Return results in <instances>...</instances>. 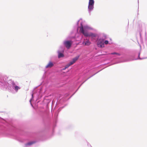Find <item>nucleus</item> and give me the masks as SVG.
<instances>
[{
	"label": "nucleus",
	"instance_id": "nucleus-1",
	"mask_svg": "<svg viewBox=\"0 0 147 147\" xmlns=\"http://www.w3.org/2000/svg\"><path fill=\"white\" fill-rule=\"evenodd\" d=\"M77 26L76 31L77 33L75 36L71 37L70 38L74 41H82L83 35L86 37H91L92 38L98 36L97 34L89 32V30H93L94 29L89 26L85 24V21H83L81 19L79 20L77 23Z\"/></svg>",
	"mask_w": 147,
	"mask_h": 147
},
{
	"label": "nucleus",
	"instance_id": "nucleus-2",
	"mask_svg": "<svg viewBox=\"0 0 147 147\" xmlns=\"http://www.w3.org/2000/svg\"><path fill=\"white\" fill-rule=\"evenodd\" d=\"M0 88L1 89H7L12 93V80H8L6 77L2 76L0 74Z\"/></svg>",
	"mask_w": 147,
	"mask_h": 147
},
{
	"label": "nucleus",
	"instance_id": "nucleus-3",
	"mask_svg": "<svg viewBox=\"0 0 147 147\" xmlns=\"http://www.w3.org/2000/svg\"><path fill=\"white\" fill-rule=\"evenodd\" d=\"M70 36H68L64 40L63 42V45L67 49H69L71 47L73 43L72 39L70 38Z\"/></svg>",
	"mask_w": 147,
	"mask_h": 147
},
{
	"label": "nucleus",
	"instance_id": "nucleus-4",
	"mask_svg": "<svg viewBox=\"0 0 147 147\" xmlns=\"http://www.w3.org/2000/svg\"><path fill=\"white\" fill-rule=\"evenodd\" d=\"M65 49V47L61 45L59 46V49L57 51L58 57L59 59L64 57V53Z\"/></svg>",
	"mask_w": 147,
	"mask_h": 147
},
{
	"label": "nucleus",
	"instance_id": "nucleus-5",
	"mask_svg": "<svg viewBox=\"0 0 147 147\" xmlns=\"http://www.w3.org/2000/svg\"><path fill=\"white\" fill-rule=\"evenodd\" d=\"M140 52H139L138 53V58L137 59H135L134 58H133L131 56H128L127 57H125V60H124L123 61V62H127V61H133L135 60H137L138 59H144L145 58H141L140 57Z\"/></svg>",
	"mask_w": 147,
	"mask_h": 147
},
{
	"label": "nucleus",
	"instance_id": "nucleus-6",
	"mask_svg": "<svg viewBox=\"0 0 147 147\" xmlns=\"http://www.w3.org/2000/svg\"><path fill=\"white\" fill-rule=\"evenodd\" d=\"M82 45L84 46H89L91 44L89 39L87 38H83L81 41Z\"/></svg>",
	"mask_w": 147,
	"mask_h": 147
},
{
	"label": "nucleus",
	"instance_id": "nucleus-7",
	"mask_svg": "<svg viewBox=\"0 0 147 147\" xmlns=\"http://www.w3.org/2000/svg\"><path fill=\"white\" fill-rule=\"evenodd\" d=\"M96 41L98 47L101 48L104 47L103 38H98Z\"/></svg>",
	"mask_w": 147,
	"mask_h": 147
},
{
	"label": "nucleus",
	"instance_id": "nucleus-8",
	"mask_svg": "<svg viewBox=\"0 0 147 147\" xmlns=\"http://www.w3.org/2000/svg\"><path fill=\"white\" fill-rule=\"evenodd\" d=\"M79 57V56H77L74 58L72 59V60L69 63L65 65V67L67 68H68L69 66L73 65L74 63L78 59Z\"/></svg>",
	"mask_w": 147,
	"mask_h": 147
},
{
	"label": "nucleus",
	"instance_id": "nucleus-9",
	"mask_svg": "<svg viewBox=\"0 0 147 147\" xmlns=\"http://www.w3.org/2000/svg\"><path fill=\"white\" fill-rule=\"evenodd\" d=\"M54 65L53 63L51 61H50L45 66V68H50L53 67Z\"/></svg>",
	"mask_w": 147,
	"mask_h": 147
},
{
	"label": "nucleus",
	"instance_id": "nucleus-10",
	"mask_svg": "<svg viewBox=\"0 0 147 147\" xmlns=\"http://www.w3.org/2000/svg\"><path fill=\"white\" fill-rule=\"evenodd\" d=\"M110 55H113L114 56H113V58L115 59L117 58V56H119L121 55V54L120 53H117L116 52H114L113 53H110L109 54Z\"/></svg>",
	"mask_w": 147,
	"mask_h": 147
},
{
	"label": "nucleus",
	"instance_id": "nucleus-11",
	"mask_svg": "<svg viewBox=\"0 0 147 147\" xmlns=\"http://www.w3.org/2000/svg\"><path fill=\"white\" fill-rule=\"evenodd\" d=\"M94 5H88V11L90 14L91 12L93 10L94 8Z\"/></svg>",
	"mask_w": 147,
	"mask_h": 147
},
{
	"label": "nucleus",
	"instance_id": "nucleus-12",
	"mask_svg": "<svg viewBox=\"0 0 147 147\" xmlns=\"http://www.w3.org/2000/svg\"><path fill=\"white\" fill-rule=\"evenodd\" d=\"M35 143V142L34 141L30 142L25 144V147H29L30 146L32 145L33 144Z\"/></svg>",
	"mask_w": 147,
	"mask_h": 147
},
{
	"label": "nucleus",
	"instance_id": "nucleus-13",
	"mask_svg": "<svg viewBox=\"0 0 147 147\" xmlns=\"http://www.w3.org/2000/svg\"><path fill=\"white\" fill-rule=\"evenodd\" d=\"M67 99H65L64 98H62L59 101L58 103L60 104H62V102H64L67 100Z\"/></svg>",
	"mask_w": 147,
	"mask_h": 147
},
{
	"label": "nucleus",
	"instance_id": "nucleus-14",
	"mask_svg": "<svg viewBox=\"0 0 147 147\" xmlns=\"http://www.w3.org/2000/svg\"><path fill=\"white\" fill-rule=\"evenodd\" d=\"M94 0H89L88 5H94Z\"/></svg>",
	"mask_w": 147,
	"mask_h": 147
},
{
	"label": "nucleus",
	"instance_id": "nucleus-15",
	"mask_svg": "<svg viewBox=\"0 0 147 147\" xmlns=\"http://www.w3.org/2000/svg\"><path fill=\"white\" fill-rule=\"evenodd\" d=\"M85 144H86L88 147H92L91 145L87 141H85L84 142Z\"/></svg>",
	"mask_w": 147,
	"mask_h": 147
},
{
	"label": "nucleus",
	"instance_id": "nucleus-16",
	"mask_svg": "<svg viewBox=\"0 0 147 147\" xmlns=\"http://www.w3.org/2000/svg\"><path fill=\"white\" fill-rule=\"evenodd\" d=\"M33 98H34L33 94H32V98L30 100V103L31 105V106L32 107H33V106L32 104L31 103V101L32 100V99H33Z\"/></svg>",
	"mask_w": 147,
	"mask_h": 147
},
{
	"label": "nucleus",
	"instance_id": "nucleus-17",
	"mask_svg": "<svg viewBox=\"0 0 147 147\" xmlns=\"http://www.w3.org/2000/svg\"><path fill=\"white\" fill-rule=\"evenodd\" d=\"M16 138L17 140L20 142H23V141L22 140V139L20 138H19L18 137H16Z\"/></svg>",
	"mask_w": 147,
	"mask_h": 147
},
{
	"label": "nucleus",
	"instance_id": "nucleus-18",
	"mask_svg": "<svg viewBox=\"0 0 147 147\" xmlns=\"http://www.w3.org/2000/svg\"><path fill=\"white\" fill-rule=\"evenodd\" d=\"M104 45H107L109 43V41L107 40H105V39H104Z\"/></svg>",
	"mask_w": 147,
	"mask_h": 147
},
{
	"label": "nucleus",
	"instance_id": "nucleus-19",
	"mask_svg": "<svg viewBox=\"0 0 147 147\" xmlns=\"http://www.w3.org/2000/svg\"><path fill=\"white\" fill-rule=\"evenodd\" d=\"M66 69H67V68H66L65 67H64L62 69V70H65Z\"/></svg>",
	"mask_w": 147,
	"mask_h": 147
},
{
	"label": "nucleus",
	"instance_id": "nucleus-20",
	"mask_svg": "<svg viewBox=\"0 0 147 147\" xmlns=\"http://www.w3.org/2000/svg\"><path fill=\"white\" fill-rule=\"evenodd\" d=\"M96 73H95V74H94L92 76L90 77H89L88 79H87V80H88V79H89V78H90L92 76H94V75L95 74H96Z\"/></svg>",
	"mask_w": 147,
	"mask_h": 147
},
{
	"label": "nucleus",
	"instance_id": "nucleus-21",
	"mask_svg": "<svg viewBox=\"0 0 147 147\" xmlns=\"http://www.w3.org/2000/svg\"><path fill=\"white\" fill-rule=\"evenodd\" d=\"M57 115H55V117H57Z\"/></svg>",
	"mask_w": 147,
	"mask_h": 147
},
{
	"label": "nucleus",
	"instance_id": "nucleus-22",
	"mask_svg": "<svg viewBox=\"0 0 147 147\" xmlns=\"http://www.w3.org/2000/svg\"><path fill=\"white\" fill-rule=\"evenodd\" d=\"M64 107H62V108H63Z\"/></svg>",
	"mask_w": 147,
	"mask_h": 147
}]
</instances>
